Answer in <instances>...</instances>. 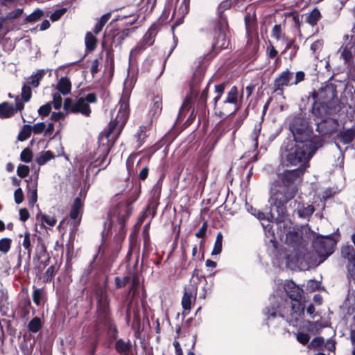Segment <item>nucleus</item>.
<instances>
[{
	"label": "nucleus",
	"mask_w": 355,
	"mask_h": 355,
	"mask_svg": "<svg viewBox=\"0 0 355 355\" xmlns=\"http://www.w3.org/2000/svg\"><path fill=\"white\" fill-rule=\"evenodd\" d=\"M296 144L286 155L288 164L297 166L293 170L285 171L281 174L282 184L272 189L269 199L270 211L268 214L257 211L252 213L258 219L262 221V225L268 236H271L270 241L274 237L273 231L270 223L274 220L279 223L284 222L287 217L286 203L295 195L297 187L295 182L309 167V161L314 155L316 150L322 145L320 137L313 135L309 122L304 119L300 112L297 117L293 119L290 124Z\"/></svg>",
	"instance_id": "nucleus-1"
},
{
	"label": "nucleus",
	"mask_w": 355,
	"mask_h": 355,
	"mask_svg": "<svg viewBox=\"0 0 355 355\" xmlns=\"http://www.w3.org/2000/svg\"><path fill=\"white\" fill-rule=\"evenodd\" d=\"M284 290L292 302L289 303L282 297L276 298L273 296L270 299L272 304L267 308L266 312L268 325L270 324L272 320L279 315L284 319L289 325L296 327L298 320L304 314L306 299L302 295L303 290L293 281L285 282Z\"/></svg>",
	"instance_id": "nucleus-2"
},
{
	"label": "nucleus",
	"mask_w": 355,
	"mask_h": 355,
	"mask_svg": "<svg viewBox=\"0 0 355 355\" xmlns=\"http://www.w3.org/2000/svg\"><path fill=\"white\" fill-rule=\"evenodd\" d=\"M306 100H311L312 111L336 110L339 105L336 86L331 83H326L318 92L314 91L311 96H308ZM304 101L305 99L302 98V101Z\"/></svg>",
	"instance_id": "nucleus-3"
},
{
	"label": "nucleus",
	"mask_w": 355,
	"mask_h": 355,
	"mask_svg": "<svg viewBox=\"0 0 355 355\" xmlns=\"http://www.w3.org/2000/svg\"><path fill=\"white\" fill-rule=\"evenodd\" d=\"M128 118V112H112L109 128L99 135L104 157L108 155L115 140L121 134Z\"/></svg>",
	"instance_id": "nucleus-4"
},
{
	"label": "nucleus",
	"mask_w": 355,
	"mask_h": 355,
	"mask_svg": "<svg viewBox=\"0 0 355 355\" xmlns=\"http://www.w3.org/2000/svg\"><path fill=\"white\" fill-rule=\"evenodd\" d=\"M301 235L295 231H290L286 234V243L292 248V250L288 249V251L291 253L288 254L286 257V265L288 268L293 269L296 267L302 268L303 260L306 259L308 254L301 256Z\"/></svg>",
	"instance_id": "nucleus-5"
},
{
	"label": "nucleus",
	"mask_w": 355,
	"mask_h": 355,
	"mask_svg": "<svg viewBox=\"0 0 355 355\" xmlns=\"http://www.w3.org/2000/svg\"><path fill=\"white\" fill-rule=\"evenodd\" d=\"M336 245V240L331 236H317L313 241V247L317 254L322 258L320 263L331 254Z\"/></svg>",
	"instance_id": "nucleus-6"
},
{
	"label": "nucleus",
	"mask_w": 355,
	"mask_h": 355,
	"mask_svg": "<svg viewBox=\"0 0 355 355\" xmlns=\"http://www.w3.org/2000/svg\"><path fill=\"white\" fill-rule=\"evenodd\" d=\"M139 196V190L135 189L129 199L119 202L112 211L111 214L116 217L121 224L124 223L126 218L132 214V204L138 198Z\"/></svg>",
	"instance_id": "nucleus-7"
},
{
	"label": "nucleus",
	"mask_w": 355,
	"mask_h": 355,
	"mask_svg": "<svg viewBox=\"0 0 355 355\" xmlns=\"http://www.w3.org/2000/svg\"><path fill=\"white\" fill-rule=\"evenodd\" d=\"M96 101L94 94H88L85 98L81 97L76 103L71 98H66L63 102V108L65 111H90L89 103Z\"/></svg>",
	"instance_id": "nucleus-8"
},
{
	"label": "nucleus",
	"mask_w": 355,
	"mask_h": 355,
	"mask_svg": "<svg viewBox=\"0 0 355 355\" xmlns=\"http://www.w3.org/2000/svg\"><path fill=\"white\" fill-rule=\"evenodd\" d=\"M293 73L289 69H286L283 71L274 81L275 91H280L282 93L284 87L292 85L293 83H291V80L293 78Z\"/></svg>",
	"instance_id": "nucleus-9"
},
{
	"label": "nucleus",
	"mask_w": 355,
	"mask_h": 355,
	"mask_svg": "<svg viewBox=\"0 0 355 355\" xmlns=\"http://www.w3.org/2000/svg\"><path fill=\"white\" fill-rule=\"evenodd\" d=\"M311 117L314 119V121H315V125H317V130L322 133H329L331 131H333L337 124L336 122L331 119H327L324 121H322L319 122L315 117L318 114H320L322 112H311Z\"/></svg>",
	"instance_id": "nucleus-10"
},
{
	"label": "nucleus",
	"mask_w": 355,
	"mask_h": 355,
	"mask_svg": "<svg viewBox=\"0 0 355 355\" xmlns=\"http://www.w3.org/2000/svg\"><path fill=\"white\" fill-rule=\"evenodd\" d=\"M190 0H176L173 16L177 17L176 25L181 23L182 19L188 13Z\"/></svg>",
	"instance_id": "nucleus-11"
},
{
	"label": "nucleus",
	"mask_w": 355,
	"mask_h": 355,
	"mask_svg": "<svg viewBox=\"0 0 355 355\" xmlns=\"http://www.w3.org/2000/svg\"><path fill=\"white\" fill-rule=\"evenodd\" d=\"M227 27V21H219L216 26V29L218 31V35L216 40L214 46L217 49H225L228 46V42L225 37V31Z\"/></svg>",
	"instance_id": "nucleus-12"
},
{
	"label": "nucleus",
	"mask_w": 355,
	"mask_h": 355,
	"mask_svg": "<svg viewBox=\"0 0 355 355\" xmlns=\"http://www.w3.org/2000/svg\"><path fill=\"white\" fill-rule=\"evenodd\" d=\"M227 27V21H219L216 26V29L218 31V35L216 40L214 46L217 49H225L228 46V42L225 37V31Z\"/></svg>",
	"instance_id": "nucleus-13"
},
{
	"label": "nucleus",
	"mask_w": 355,
	"mask_h": 355,
	"mask_svg": "<svg viewBox=\"0 0 355 355\" xmlns=\"http://www.w3.org/2000/svg\"><path fill=\"white\" fill-rule=\"evenodd\" d=\"M200 80V77L198 80L194 78L192 80V82L190 85L191 94L187 96L183 103L182 104L180 111H184V110L188 111L192 108L193 98L198 93L197 85H198Z\"/></svg>",
	"instance_id": "nucleus-14"
},
{
	"label": "nucleus",
	"mask_w": 355,
	"mask_h": 355,
	"mask_svg": "<svg viewBox=\"0 0 355 355\" xmlns=\"http://www.w3.org/2000/svg\"><path fill=\"white\" fill-rule=\"evenodd\" d=\"M290 206L292 207L294 211H297L300 218H306L314 211V208L312 205H308L306 207H304L303 204L297 200L291 202Z\"/></svg>",
	"instance_id": "nucleus-15"
},
{
	"label": "nucleus",
	"mask_w": 355,
	"mask_h": 355,
	"mask_svg": "<svg viewBox=\"0 0 355 355\" xmlns=\"http://www.w3.org/2000/svg\"><path fill=\"white\" fill-rule=\"evenodd\" d=\"M124 85L125 87L119 101L120 107L119 108V111H128L129 110V97L130 95V89L132 88V82L130 80H125Z\"/></svg>",
	"instance_id": "nucleus-16"
},
{
	"label": "nucleus",
	"mask_w": 355,
	"mask_h": 355,
	"mask_svg": "<svg viewBox=\"0 0 355 355\" xmlns=\"http://www.w3.org/2000/svg\"><path fill=\"white\" fill-rule=\"evenodd\" d=\"M232 6H234L236 8L239 9L243 6V2L241 0H225L220 3L218 7V12L219 17L220 18V21H227L223 17V12L229 9Z\"/></svg>",
	"instance_id": "nucleus-17"
},
{
	"label": "nucleus",
	"mask_w": 355,
	"mask_h": 355,
	"mask_svg": "<svg viewBox=\"0 0 355 355\" xmlns=\"http://www.w3.org/2000/svg\"><path fill=\"white\" fill-rule=\"evenodd\" d=\"M196 293L188 288H185L184 295L182 299V306L184 311L189 312L191 304L196 301Z\"/></svg>",
	"instance_id": "nucleus-18"
},
{
	"label": "nucleus",
	"mask_w": 355,
	"mask_h": 355,
	"mask_svg": "<svg viewBox=\"0 0 355 355\" xmlns=\"http://www.w3.org/2000/svg\"><path fill=\"white\" fill-rule=\"evenodd\" d=\"M52 102H49L45 105L41 106L38 111H51L52 105L55 110H59L61 108L62 105V98L59 93H54L52 95Z\"/></svg>",
	"instance_id": "nucleus-19"
},
{
	"label": "nucleus",
	"mask_w": 355,
	"mask_h": 355,
	"mask_svg": "<svg viewBox=\"0 0 355 355\" xmlns=\"http://www.w3.org/2000/svg\"><path fill=\"white\" fill-rule=\"evenodd\" d=\"M56 89L60 95H67L71 93V81L67 77H62L58 80L56 85Z\"/></svg>",
	"instance_id": "nucleus-20"
},
{
	"label": "nucleus",
	"mask_w": 355,
	"mask_h": 355,
	"mask_svg": "<svg viewBox=\"0 0 355 355\" xmlns=\"http://www.w3.org/2000/svg\"><path fill=\"white\" fill-rule=\"evenodd\" d=\"M285 21H286L284 20L282 24H275L272 27V29L271 31V36L277 41H283L284 40H286V37H288L284 31Z\"/></svg>",
	"instance_id": "nucleus-21"
},
{
	"label": "nucleus",
	"mask_w": 355,
	"mask_h": 355,
	"mask_svg": "<svg viewBox=\"0 0 355 355\" xmlns=\"http://www.w3.org/2000/svg\"><path fill=\"white\" fill-rule=\"evenodd\" d=\"M238 89L236 86H233L227 94L225 99L223 101L224 103H230L235 105L236 109H239V100H238Z\"/></svg>",
	"instance_id": "nucleus-22"
},
{
	"label": "nucleus",
	"mask_w": 355,
	"mask_h": 355,
	"mask_svg": "<svg viewBox=\"0 0 355 355\" xmlns=\"http://www.w3.org/2000/svg\"><path fill=\"white\" fill-rule=\"evenodd\" d=\"M304 16L305 21L311 26H315L321 19V14L318 8H314L311 12L306 13Z\"/></svg>",
	"instance_id": "nucleus-23"
},
{
	"label": "nucleus",
	"mask_w": 355,
	"mask_h": 355,
	"mask_svg": "<svg viewBox=\"0 0 355 355\" xmlns=\"http://www.w3.org/2000/svg\"><path fill=\"white\" fill-rule=\"evenodd\" d=\"M37 178L31 185H28V199L31 206H33L37 200Z\"/></svg>",
	"instance_id": "nucleus-24"
},
{
	"label": "nucleus",
	"mask_w": 355,
	"mask_h": 355,
	"mask_svg": "<svg viewBox=\"0 0 355 355\" xmlns=\"http://www.w3.org/2000/svg\"><path fill=\"white\" fill-rule=\"evenodd\" d=\"M109 301L107 296L104 291H101L98 296V310L103 314L108 311Z\"/></svg>",
	"instance_id": "nucleus-25"
},
{
	"label": "nucleus",
	"mask_w": 355,
	"mask_h": 355,
	"mask_svg": "<svg viewBox=\"0 0 355 355\" xmlns=\"http://www.w3.org/2000/svg\"><path fill=\"white\" fill-rule=\"evenodd\" d=\"M82 202L80 198H76L71 207V209L70 211V217L71 219L76 220L79 219V216L81 213L82 209Z\"/></svg>",
	"instance_id": "nucleus-26"
},
{
	"label": "nucleus",
	"mask_w": 355,
	"mask_h": 355,
	"mask_svg": "<svg viewBox=\"0 0 355 355\" xmlns=\"http://www.w3.org/2000/svg\"><path fill=\"white\" fill-rule=\"evenodd\" d=\"M55 155L50 150L41 152L35 158V162L40 165H44L51 160Z\"/></svg>",
	"instance_id": "nucleus-27"
},
{
	"label": "nucleus",
	"mask_w": 355,
	"mask_h": 355,
	"mask_svg": "<svg viewBox=\"0 0 355 355\" xmlns=\"http://www.w3.org/2000/svg\"><path fill=\"white\" fill-rule=\"evenodd\" d=\"M85 43L86 49L89 51H92L96 46L97 40L92 33L88 32L85 35Z\"/></svg>",
	"instance_id": "nucleus-28"
},
{
	"label": "nucleus",
	"mask_w": 355,
	"mask_h": 355,
	"mask_svg": "<svg viewBox=\"0 0 355 355\" xmlns=\"http://www.w3.org/2000/svg\"><path fill=\"white\" fill-rule=\"evenodd\" d=\"M37 218L42 223L43 226H45L44 224H46L49 227H53L57 221L54 216L42 214H38Z\"/></svg>",
	"instance_id": "nucleus-29"
},
{
	"label": "nucleus",
	"mask_w": 355,
	"mask_h": 355,
	"mask_svg": "<svg viewBox=\"0 0 355 355\" xmlns=\"http://www.w3.org/2000/svg\"><path fill=\"white\" fill-rule=\"evenodd\" d=\"M355 137V131L353 129H347L340 133L339 138L340 141L344 144L350 143Z\"/></svg>",
	"instance_id": "nucleus-30"
},
{
	"label": "nucleus",
	"mask_w": 355,
	"mask_h": 355,
	"mask_svg": "<svg viewBox=\"0 0 355 355\" xmlns=\"http://www.w3.org/2000/svg\"><path fill=\"white\" fill-rule=\"evenodd\" d=\"M44 74L45 71L44 69L37 70L35 73H33L31 76L28 83L34 87H37L40 84V80L44 77Z\"/></svg>",
	"instance_id": "nucleus-31"
},
{
	"label": "nucleus",
	"mask_w": 355,
	"mask_h": 355,
	"mask_svg": "<svg viewBox=\"0 0 355 355\" xmlns=\"http://www.w3.org/2000/svg\"><path fill=\"white\" fill-rule=\"evenodd\" d=\"M342 254L344 257L355 265V250L351 245L345 246L342 249Z\"/></svg>",
	"instance_id": "nucleus-32"
},
{
	"label": "nucleus",
	"mask_w": 355,
	"mask_h": 355,
	"mask_svg": "<svg viewBox=\"0 0 355 355\" xmlns=\"http://www.w3.org/2000/svg\"><path fill=\"white\" fill-rule=\"evenodd\" d=\"M28 328L32 333L38 332L42 328V321L38 317L33 318L28 323Z\"/></svg>",
	"instance_id": "nucleus-33"
},
{
	"label": "nucleus",
	"mask_w": 355,
	"mask_h": 355,
	"mask_svg": "<svg viewBox=\"0 0 355 355\" xmlns=\"http://www.w3.org/2000/svg\"><path fill=\"white\" fill-rule=\"evenodd\" d=\"M130 344L129 343H126L123 341L122 339L118 340L115 345L116 350L121 354H125L124 355H128L127 353L130 349Z\"/></svg>",
	"instance_id": "nucleus-34"
},
{
	"label": "nucleus",
	"mask_w": 355,
	"mask_h": 355,
	"mask_svg": "<svg viewBox=\"0 0 355 355\" xmlns=\"http://www.w3.org/2000/svg\"><path fill=\"white\" fill-rule=\"evenodd\" d=\"M43 11L40 9L37 8L35 9L31 14L28 15L24 19L25 23H33L38 21L43 15Z\"/></svg>",
	"instance_id": "nucleus-35"
},
{
	"label": "nucleus",
	"mask_w": 355,
	"mask_h": 355,
	"mask_svg": "<svg viewBox=\"0 0 355 355\" xmlns=\"http://www.w3.org/2000/svg\"><path fill=\"white\" fill-rule=\"evenodd\" d=\"M155 34V29L151 28L145 33L141 41L147 46H151L154 43Z\"/></svg>",
	"instance_id": "nucleus-36"
},
{
	"label": "nucleus",
	"mask_w": 355,
	"mask_h": 355,
	"mask_svg": "<svg viewBox=\"0 0 355 355\" xmlns=\"http://www.w3.org/2000/svg\"><path fill=\"white\" fill-rule=\"evenodd\" d=\"M148 128V126L141 125L139 127L138 132L136 133L135 137L137 139L139 146H141L144 144L145 139L147 137L146 131Z\"/></svg>",
	"instance_id": "nucleus-37"
},
{
	"label": "nucleus",
	"mask_w": 355,
	"mask_h": 355,
	"mask_svg": "<svg viewBox=\"0 0 355 355\" xmlns=\"http://www.w3.org/2000/svg\"><path fill=\"white\" fill-rule=\"evenodd\" d=\"M223 245V235L218 232L216 236L214 246L211 252L212 255H217L221 252Z\"/></svg>",
	"instance_id": "nucleus-38"
},
{
	"label": "nucleus",
	"mask_w": 355,
	"mask_h": 355,
	"mask_svg": "<svg viewBox=\"0 0 355 355\" xmlns=\"http://www.w3.org/2000/svg\"><path fill=\"white\" fill-rule=\"evenodd\" d=\"M12 239L9 238H3L0 239V252L6 254L11 248Z\"/></svg>",
	"instance_id": "nucleus-39"
},
{
	"label": "nucleus",
	"mask_w": 355,
	"mask_h": 355,
	"mask_svg": "<svg viewBox=\"0 0 355 355\" xmlns=\"http://www.w3.org/2000/svg\"><path fill=\"white\" fill-rule=\"evenodd\" d=\"M31 131L32 128L31 125H24L22 130L19 133L18 139L21 141L26 140L30 137Z\"/></svg>",
	"instance_id": "nucleus-40"
},
{
	"label": "nucleus",
	"mask_w": 355,
	"mask_h": 355,
	"mask_svg": "<svg viewBox=\"0 0 355 355\" xmlns=\"http://www.w3.org/2000/svg\"><path fill=\"white\" fill-rule=\"evenodd\" d=\"M22 245L26 250H27V253L28 257L31 256L32 248H31V234L29 232H25L24 236V239L22 241Z\"/></svg>",
	"instance_id": "nucleus-41"
},
{
	"label": "nucleus",
	"mask_w": 355,
	"mask_h": 355,
	"mask_svg": "<svg viewBox=\"0 0 355 355\" xmlns=\"http://www.w3.org/2000/svg\"><path fill=\"white\" fill-rule=\"evenodd\" d=\"M225 88V83H221L215 86V94L214 97L213 103L215 105L217 101L220 98V96L223 94Z\"/></svg>",
	"instance_id": "nucleus-42"
},
{
	"label": "nucleus",
	"mask_w": 355,
	"mask_h": 355,
	"mask_svg": "<svg viewBox=\"0 0 355 355\" xmlns=\"http://www.w3.org/2000/svg\"><path fill=\"white\" fill-rule=\"evenodd\" d=\"M147 46L141 40L137 46L132 49L130 53V59H132L142 52Z\"/></svg>",
	"instance_id": "nucleus-43"
},
{
	"label": "nucleus",
	"mask_w": 355,
	"mask_h": 355,
	"mask_svg": "<svg viewBox=\"0 0 355 355\" xmlns=\"http://www.w3.org/2000/svg\"><path fill=\"white\" fill-rule=\"evenodd\" d=\"M24 12V10L22 8H17L12 11H10L7 13L6 16L2 17L5 19V21L8 19H15L20 17Z\"/></svg>",
	"instance_id": "nucleus-44"
},
{
	"label": "nucleus",
	"mask_w": 355,
	"mask_h": 355,
	"mask_svg": "<svg viewBox=\"0 0 355 355\" xmlns=\"http://www.w3.org/2000/svg\"><path fill=\"white\" fill-rule=\"evenodd\" d=\"M266 55L268 56V58H270V59L275 58L277 60L278 59V57H277L278 52L275 49L274 45L270 42H269L268 44L266 46Z\"/></svg>",
	"instance_id": "nucleus-45"
},
{
	"label": "nucleus",
	"mask_w": 355,
	"mask_h": 355,
	"mask_svg": "<svg viewBox=\"0 0 355 355\" xmlns=\"http://www.w3.org/2000/svg\"><path fill=\"white\" fill-rule=\"evenodd\" d=\"M324 344V340L322 337L315 338L309 345V348L322 349Z\"/></svg>",
	"instance_id": "nucleus-46"
},
{
	"label": "nucleus",
	"mask_w": 355,
	"mask_h": 355,
	"mask_svg": "<svg viewBox=\"0 0 355 355\" xmlns=\"http://www.w3.org/2000/svg\"><path fill=\"white\" fill-rule=\"evenodd\" d=\"M282 42L286 43V46H285L284 49L283 50V51L282 52V53H287V52L290 49L299 47L298 45H297L295 44V38H291L289 37H287L286 40H284Z\"/></svg>",
	"instance_id": "nucleus-47"
},
{
	"label": "nucleus",
	"mask_w": 355,
	"mask_h": 355,
	"mask_svg": "<svg viewBox=\"0 0 355 355\" xmlns=\"http://www.w3.org/2000/svg\"><path fill=\"white\" fill-rule=\"evenodd\" d=\"M44 298V292L42 289L36 288L33 293V300L34 303L39 306L40 305Z\"/></svg>",
	"instance_id": "nucleus-48"
},
{
	"label": "nucleus",
	"mask_w": 355,
	"mask_h": 355,
	"mask_svg": "<svg viewBox=\"0 0 355 355\" xmlns=\"http://www.w3.org/2000/svg\"><path fill=\"white\" fill-rule=\"evenodd\" d=\"M20 159L24 162H26V163L31 162L33 159L32 151L28 148H25L21 153Z\"/></svg>",
	"instance_id": "nucleus-49"
},
{
	"label": "nucleus",
	"mask_w": 355,
	"mask_h": 355,
	"mask_svg": "<svg viewBox=\"0 0 355 355\" xmlns=\"http://www.w3.org/2000/svg\"><path fill=\"white\" fill-rule=\"evenodd\" d=\"M98 141H100L99 139H98ZM101 143L99 142V146H98V153H99V156H98V159H96V162H98V160H99V162H98V164H96V166H102L103 168H105L109 164L110 161L106 164L104 165L107 155H106V156L104 157L103 151H102V149H101Z\"/></svg>",
	"instance_id": "nucleus-50"
},
{
	"label": "nucleus",
	"mask_w": 355,
	"mask_h": 355,
	"mask_svg": "<svg viewBox=\"0 0 355 355\" xmlns=\"http://www.w3.org/2000/svg\"><path fill=\"white\" fill-rule=\"evenodd\" d=\"M55 267L54 266L49 267L44 275V280L45 282H51L53 276L55 275Z\"/></svg>",
	"instance_id": "nucleus-51"
},
{
	"label": "nucleus",
	"mask_w": 355,
	"mask_h": 355,
	"mask_svg": "<svg viewBox=\"0 0 355 355\" xmlns=\"http://www.w3.org/2000/svg\"><path fill=\"white\" fill-rule=\"evenodd\" d=\"M31 94L32 92L31 87L27 85H24L21 89V96L24 101H28L31 97Z\"/></svg>",
	"instance_id": "nucleus-52"
},
{
	"label": "nucleus",
	"mask_w": 355,
	"mask_h": 355,
	"mask_svg": "<svg viewBox=\"0 0 355 355\" xmlns=\"http://www.w3.org/2000/svg\"><path fill=\"white\" fill-rule=\"evenodd\" d=\"M67 8H62L55 10L50 16V19L53 21H58L65 12Z\"/></svg>",
	"instance_id": "nucleus-53"
},
{
	"label": "nucleus",
	"mask_w": 355,
	"mask_h": 355,
	"mask_svg": "<svg viewBox=\"0 0 355 355\" xmlns=\"http://www.w3.org/2000/svg\"><path fill=\"white\" fill-rule=\"evenodd\" d=\"M290 16L292 18L293 23L294 26L297 28L298 35L299 37L302 36V32L300 30V16L297 13L291 14Z\"/></svg>",
	"instance_id": "nucleus-54"
},
{
	"label": "nucleus",
	"mask_w": 355,
	"mask_h": 355,
	"mask_svg": "<svg viewBox=\"0 0 355 355\" xmlns=\"http://www.w3.org/2000/svg\"><path fill=\"white\" fill-rule=\"evenodd\" d=\"M29 167L26 165L20 164L17 167V173L20 178H26L29 173Z\"/></svg>",
	"instance_id": "nucleus-55"
},
{
	"label": "nucleus",
	"mask_w": 355,
	"mask_h": 355,
	"mask_svg": "<svg viewBox=\"0 0 355 355\" xmlns=\"http://www.w3.org/2000/svg\"><path fill=\"white\" fill-rule=\"evenodd\" d=\"M340 56L345 60V62H348L352 58V51L347 48V46L341 48L340 49Z\"/></svg>",
	"instance_id": "nucleus-56"
},
{
	"label": "nucleus",
	"mask_w": 355,
	"mask_h": 355,
	"mask_svg": "<svg viewBox=\"0 0 355 355\" xmlns=\"http://www.w3.org/2000/svg\"><path fill=\"white\" fill-rule=\"evenodd\" d=\"M261 129V126L260 123L255 125L254 130V132L252 134V139H253V141L254 142V146L255 148H257V146H258V141H257V139H258V137H259Z\"/></svg>",
	"instance_id": "nucleus-57"
},
{
	"label": "nucleus",
	"mask_w": 355,
	"mask_h": 355,
	"mask_svg": "<svg viewBox=\"0 0 355 355\" xmlns=\"http://www.w3.org/2000/svg\"><path fill=\"white\" fill-rule=\"evenodd\" d=\"M297 340L299 343L305 345L309 343L310 336L307 334L298 332L297 334Z\"/></svg>",
	"instance_id": "nucleus-58"
},
{
	"label": "nucleus",
	"mask_w": 355,
	"mask_h": 355,
	"mask_svg": "<svg viewBox=\"0 0 355 355\" xmlns=\"http://www.w3.org/2000/svg\"><path fill=\"white\" fill-rule=\"evenodd\" d=\"M15 201L17 204H20L24 200V193L21 188H18L14 193Z\"/></svg>",
	"instance_id": "nucleus-59"
},
{
	"label": "nucleus",
	"mask_w": 355,
	"mask_h": 355,
	"mask_svg": "<svg viewBox=\"0 0 355 355\" xmlns=\"http://www.w3.org/2000/svg\"><path fill=\"white\" fill-rule=\"evenodd\" d=\"M45 128H46V125L43 122L37 123L35 124L33 127H31L32 130L35 134L41 133L42 132H43Z\"/></svg>",
	"instance_id": "nucleus-60"
},
{
	"label": "nucleus",
	"mask_w": 355,
	"mask_h": 355,
	"mask_svg": "<svg viewBox=\"0 0 355 355\" xmlns=\"http://www.w3.org/2000/svg\"><path fill=\"white\" fill-rule=\"evenodd\" d=\"M129 277H123L122 279H121L120 277H116L115 278V283H116V285L118 288H121L124 286H125L127 284V283L129 281Z\"/></svg>",
	"instance_id": "nucleus-61"
},
{
	"label": "nucleus",
	"mask_w": 355,
	"mask_h": 355,
	"mask_svg": "<svg viewBox=\"0 0 355 355\" xmlns=\"http://www.w3.org/2000/svg\"><path fill=\"white\" fill-rule=\"evenodd\" d=\"M322 46V40H317L311 44V50L313 51V53H315L317 51L321 50Z\"/></svg>",
	"instance_id": "nucleus-62"
},
{
	"label": "nucleus",
	"mask_w": 355,
	"mask_h": 355,
	"mask_svg": "<svg viewBox=\"0 0 355 355\" xmlns=\"http://www.w3.org/2000/svg\"><path fill=\"white\" fill-rule=\"evenodd\" d=\"M305 74L302 71H299L296 72L295 76V81L293 83V85H297L300 82L303 81L304 80Z\"/></svg>",
	"instance_id": "nucleus-63"
},
{
	"label": "nucleus",
	"mask_w": 355,
	"mask_h": 355,
	"mask_svg": "<svg viewBox=\"0 0 355 355\" xmlns=\"http://www.w3.org/2000/svg\"><path fill=\"white\" fill-rule=\"evenodd\" d=\"M19 218L21 221H26L29 218L28 211L26 208L19 210Z\"/></svg>",
	"instance_id": "nucleus-64"
}]
</instances>
